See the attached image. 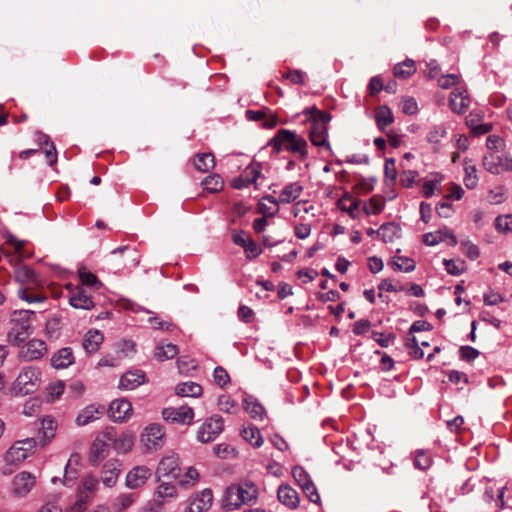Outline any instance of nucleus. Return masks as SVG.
Wrapping results in <instances>:
<instances>
[{
    "label": "nucleus",
    "instance_id": "1",
    "mask_svg": "<svg viewBox=\"0 0 512 512\" xmlns=\"http://www.w3.org/2000/svg\"><path fill=\"white\" fill-rule=\"evenodd\" d=\"M303 192V186L299 182L287 184L275 198L272 195L264 196L258 204V211L270 217L276 215L280 204H290L297 200Z\"/></svg>",
    "mask_w": 512,
    "mask_h": 512
},
{
    "label": "nucleus",
    "instance_id": "2",
    "mask_svg": "<svg viewBox=\"0 0 512 512\" xmlns=\"http://www.w3.org/2000/svg\"><path fill=\"white\" fill-rule=\"evenodd\" d=\"M305 114L311 121L309 138L314 146L319 147L322 151H329L330 145L328 138V123L331 120L330 114L316 108H308Z\"/></svg>",
    "mask_w": 512,
    "mask_h": 512
},
{
    "label": "nucleus",
    "instance_id": "3",
    "mask_svg": "<svg viewBox=\"0 0 512 512\" xmlns=\"http://www.w3.org/2000/svg\"><path fill=\"white\" fill-rule=\"evenodd\" d=\"M273 147L277 151L285 150L298 154L302 159L306 158L307 142L296 132L287 129H281L272 139Z\"/></svg>",
    "mask_w": 512,
    "mask_h": 512
},
{
    "label": "nucleus",
    "instance_id": "4",
    "mask_svg": "<svg viewBox=\"0 0 512 512\" xmlns=\"http://www.w3.org/2000/svg\"><path fill=\"white\" fill-rule=\"evenodd\" d=\"M34 448L35 440L32 438L14 442L13 445L5 453V466L3 468V473L11 474L14 467H17L20 463L27 459L33 452Z\"/></svg>",
    "mask_w": 512,
    "mask_h": 512
},
{
    "label": "nucleus",
    "instance_id": "5",
    "mask_svg": "<svg viewBox=\"0 0 512 512\" xmlns=\"http://www.w3.org/2000/svg\"><path fill=\"white\" fill-rule=\"evenodd\" d=\"M41 384L40 369L34 366L24 367L12 384L11 390L15 395L34 393Z\"/></svg>",
    "mask_w": 512,
    "mask_h": 512
},
{
    "label": "nucleus",
    "instance_id": "6",
    "mask_svg": "<svg viewBox=\"0 0 512 512\" xmlns=\"http://www.w3.org/2000/svg\"><path fill=\"white\" fill-rule=\"evenodd\" d=\"M111 440V431H103L96 436L89 448L88 461L90 465L98 466L108 456Z\"/></svg>",
    "mask_w": 512,
    "mask_h": 512
},
{
    "label": "nucleus",
    "instance_id": "7",
    "mask_svg": "<svg viewBox=\"0 0 512 512\" xmlns=\"http://www.w3.org/2000/svg\"><path fill=\"white\" fill-rule=\"evenodd\" d=\"M224 429L223 418L219 415H213L199 427L197 440L201 443L214 441Z\"/></svg>",
    "mask_w": 512,
    "mask_h": 512
},
{
    "label": "nucleus",
    "instance_id": "8",
    "mask_svg": "<svg viewBox=\"0 0 512 512\" xmlns=\"http://www.w3.org/2000/svg\"><path fill=\"white\" fill-rule=\"evenodd\" d=\"M483 167L491 174L499 175L505 172H512V157L489 153L482 159Z\"/></svg>",
    "mask_w": 512,
    "mask_h": 512
},
{
    "label": "nucleus",
    "instance_id": "9",
    "mask_svg": "<svg viewBox=\"0 0 512 512\" xmlns=\"http://www.w3.org/2000/svg\"><path fill=\"white\" fill-rule=\"evenodd\" d=\"M33 314H34V312L30 311V310H20V311H15L13 313L14 316L19 315L21 319H25L26 321L21 324H15L8 332L7 338H8V342L11 345L19 346L21 343H23L28 338L29 324L27 323V321L29 320L30 316Z\"/></svg>",
    "mask_w": 512,
    "mask_h": 512
},
{
    "label": "nucleus",
    "instance_id": "10",
    "mask_svg": "<svg viewBox=\"0 0 512 512\" xmlns=\"http://www.w3.org/2000/svg\"><path fill=\"white\" fill-rule=\"evenodd\" d=\"M165 432L160 424H150L145 427L140 436V442L146 450H154L163 446Z\"/></svg>",
    "mask_w": 512,
    "mask_h": 512
},
{
    "label": "nucleus",
    "instance_id": "11",
    "mask_svg": "<svg viewBox=\"0 0 512 512\" xmlns=\"http://www.w3.org/2000/svg\"><path fill=\"white\" fill-rule=\"evenodd\" d=\"M180 473V459L177 454H168L159 461L156 470L158 480H161L162 478L177 479L180 476Z\"/></svg>",
    "mask_w": 512,
    "mask_h": 512
},
{
    "label": "nucleus",
    "instance_id": "12",
    "mask_svg": "<svg viewBox=\"0 0 512 512\" xmlns=\"http://www.w3.org/2000/svg\"><path fill=\"white\" fill-rule=\"evenodd\" d=\"M36 478L27 471L19 472L14 476L11 483V493L14 497L23 498L34 488Z\"/></svg>",
    "mask_w": 512,
    "mask_h": 512
},
{
    "label": "nucleus",
    "instance_id": "13",
    "mask_svg": "<svg viewBox=\"0 0 512 512\" xmlns=\"http://www.w3.org/2000/svg\"><path fill=\"white\" fill-rule=\"evenodd\" d=\"M162 417L172 423L190 425L194 419V412L189 406L168 407L162 410Z\"/></svg>",
    "mask_w": 512,
    "mask_h": 512
},
{
    "label": "nucleus",
    "instance_id": "14",
    "mask_svg": "<svg viewBox=\"0 0 512 512\" xmlns=\"http://www.w3.org/2000/svg\"><path fill=\"white\" fill-rule=\"evenodd\" d=\"M152 476V470L146 465H138L128 471L125 478V486L129 489L143 487Z\"/></svg>",
    "mask_w": 512,
    "mask_h": 512
},
{
    "label": "nucleus",
    "instance_id": "15",
    "mask_svg": "<svg viewBox=\"0 0 512 512\" xmlns=\"http://www.w3.org/2000/svg\"><path fill=\"white\" fill-rule=\"evenodd\" d=\"M46 352L47 346L43 340L32 339L21 347L19 356L25 361H32L43 357Z\"/></svg>",
    "mask_w": 512,
    "mask_h": 512
},
{
    "label": "nucleus",
    "instance_id": "16",
    "mask_svg": "<svg viewBox=\"0 0 512 512\" xmlns=\"http://www.w3.org/2000/svg\"><path fill=\"white\" fill-rule=\"evenodd\" d=\"M132 404L125 398L113 400L108 409L109 416L115 422H123L132 415Z\"/></svg>",
    "mask_w": 512,
    "mask_h": 512
},
{
    "label": "nucleus",
    "instance_id": "17",
    "mask_svg": "<svg viewBox=\"0 0 512 512\" xmlns=\"http://www.w3.org/2000/svg\"><path fill=\"white\" fill-rule=\"evenodd\" d=\"M99 482V479L95 475H85L77 487V496L90 502L98 492Z\"/></svg>",
    "mask_w": 512,
    "mask_h": 512
},
{
    "label": "nucleus",
    "instance_id": "18",
    "mask_svg": "<svg viewBox=\"0 0 512 512\" xmlns=\"http://www.w3.org/2000/svg\"><path fill=\"white\" fill-rule=\"evenodd\" d=\"M121 464L116 459H110L106 461L101 469V482L108 488H112L116 485L120 474Z\"/></svg>",
    "mask_w": 512,
    "mask_h": 512
},
{
    "label": "nucleus",
    "instance_id": "19",
    "mask_svg": "<svg viewBox=\"0 0 512 512\" xmlns=\"http://www.w3.org/2000/svg\"><path fill=\"white\" fill-rule=\"evenodd\" d=\"M212 499V492L209 489H204L190 499L185 512H206L212 505Z\"/></svg>",
    "mask_w": 512,
    "mask_h": 512
},
{
    "label": "nucleus",
    "instance_id": "20",
    "mask_svg": "<svg viewBox=\"0 0 512 512\" xmlns=\"http://www.w3.org/2000/svg\"><path fill=\"white\" fill-rule=\"evenodd\" d=\"M14 277L21 288H35L39 284L38 277L33 269L28 266L21 265L14 271Z\"/></svg>",
    "mask_w": 512,
    "mask_h": 512
},
{
    "label": "nucleus",
    "instance_id": "21",
    "mask_svg": "<svg viewBox=\"0 0 512 512\" xmlns=\"http://www.w3.org/2000/svg\"><path fill=\"white\" fill-rule=\"evenodd\" d=\"M146 381V375L141 370L128 371L124 373L119 381V388L123 390H133Z\"/></svg>",
    "mask_w": 512,
    "mask_h": 512
},
{
    "label": "nucleus",
    "instance_id": "22",
    "mask_svg": "<svg viewBox=\"0 0 512 512\" xmlns=\"http://www.w3.org/2000/svg\"><path fill=\"white\" fill-rule=\"evenodd\" d=\"M75 361L74 354L69 347H64L55 352L51 359L50 363L55 369H65L72 365Z\"/></svg>",
    "mask_w": 512,
    "mask_h": 512
},
{
    "label": "nucleus",
    "instance_id": "23",
    "mask_svg": "<svg viewBox=\"0 0 512 512\" xmlns=\"http://www.w3.org/2000/svg\"><path fill=\"white\" fill-rule=\"evenodd\" d=\"M279 501L290 509H295L299 505L298 492L287 484H282L277 490Z\"/></svg>",
    "mask_w": 512,
    "mask_h": 512
},
{
    "label": "nucleus",
    "instance_id": "24",
    "mask_svg": "<svg viewBox=\"0 0 512 512\" xmlns=\"http://www.w3.org/2000/svg\"><path fill=\"white\" fill-rule=\"evenodd\" d=\"M134 434L131 432H122L118 436L112 434L113 449L119 454H126L130 452L134 445Z\"/></svg>",
    "mask_w": 512,
    "mask_h": 512
},
{
    "label": "nucleus",
    "instance_id": "25",
    "mask_svg": "<svg viewBox=\"0 0 512 512\" xmlns=\"http://www.w3.org/2000/svg\"><path fill=\"white\" fill-rule=\"evenodd\" d=\"M449 102L451 109L455 113L463 114L470 104V99L468 97L466 90L462 88H456L451 93Z\"/></svg>",
    "mask_w": 512,
    "mask_h": 512
},
{
    "label": "nucleus",
    "instance_id": "26",
    "mask_svg": "<svg viewBox=\"0 0 512 512\" xmlns=\"http://www.w3.org/2000/svg\"><path fill=\"white\" fill-rule=\"evenodd\" d=\"M81 465V456L78 453H72L67 461L64 471L63 484L71 485L78 477L79 467Z\"/></svg>",
    "mask_w": 512,
    "mask_h": 512
},
{
    "label": "nucleus",
    "instance_id": "27",
    "mask_svg": "<svg viewBox=\"0 0 512 512\" xmlns=\"http://www.w3.org/2000/svg\"><path fill=\"white\" fill-rule=\"evenodd\" d=\"M103 411L104 407L102 406H96L94 404L88 405L79 412L75 422L78 426H85L97 420Z\"/></svg>",
    "mask_w": 512,
    "mask_h": 512
},
{
    "label": "nucleus",
    "instance_id": "28",
    "mask_svg": "<svg viewBox=\"0 0 512 512\" xmlns=\"http://www.w3.org/2000/svg\"><path fill=\"white\" fill-rule=\"evenodd\" d=\"M69 303L76 309L91 310L94 307V302L90 295L87 294L83 288H77L76 291L69 297Z\"/></svg>",
    "mask_w": 512,
    "mask_h": 512
},
{
    "label": "nucleus",
    "instance_id": "29",
    "mask_svg": "<svg viewBox=\"0 0 512 512\" xmlns=\"http://www.w3.org/2000/svg\"><path fill=\"white\" fill-rule=\"evenodd\" d=\"M241 495L237 484L229 486L225 491L223 506L228 510L239 508L241 505L245 504Z\"/></svg>",
    "mask_w": 512,
    "mask_h": 512
},
{
    "label": "nucleus",
    "instance_id": "30",
    "mask_svg": "<svg viewBox=\"0 0 512 512\" xmlns=\"http://www.w3.org/2000/svg\"><path fill=\"white\" fill-rule=\"evenodd\" d=\"M103 335L99 330H89L83 339L82 346L88 354L96 353L103 343Z\"/></svg>",
    "mask_w": 512,
    "mask_h": 512
},
{
    "label": "nucleus",
    "instance_id": "31",
    "mask_svg": "<svg viewBox=\"0 0 512 512\" xmlns=\"http://www.w3.org/2000/svg\"><path fill=\"white\" fill-rule=\"evenodd\" d=\"M375 121L377 127L382 132H386L387 128L394 122V115L392 110L386 105L379 106L375 110Z\"/></svg>",
    "mask_w": 512,
    "mask_h": 512
},
{
    "label": "nucleus",
    "instance_id": "32",
    "mask_svg": "<svg viewBox=\"0 0 512 512\" xmlns=\"http://www.w3.org/2000/svg\"><path fill=\"white\" fill-rule=\"evenodd\" d=\"M202 392V386L193 381L179 383L175 387V393L182 397H199Z\"/></svg>",
    "mask_w": 512,
    "mask_h": 512
},
{
    "label": "nucleus",
    "instance_id": "33",
    "mask_svg": "<svg viewBox=\"0 0 512 512\" xmlns=\"http://www.w3.org/2000/svg\"><path fill=\"white\" fill-rule=\"evenodd\" d=\"M136 498L137 496L134 493H120L112 502V510L114 512H124L135 503Z\"/></svg>",
    "mask_w": 512,
    "mask_h": 512
},
{
    "label": "nucleus",
    "instance_id": "34",
    "mask_svg": "<svg viewBox=\"0 0 512 512\" xmlns=\"http://www.w3.org/2000/svg\"><path fill=\"white\" fill-rule=\"evenodd\" d=\"M159 481L160 483L155 489V495L158 499L165 502L168 499H174L178 496L176 485L164 480Z\"/></svg>",
    "mask_w": 512,
    "mask_h": 512
},
{
    "label": "nucleus",
    "instance_id": "35",
    "mask_svg": "<svg viewBox=\"0 0 512 512\" xmlns=\"http://www.w3.org/2000/svg\"><path fill=\"white\" fill-rule=\"evenodd\" d=\"M244 409L253 419L256 420H262L265 416L264 407L251 396L244 399Z\"/></svg>",
    "mask_w": 512,
    "mask_h": 512
},
{
    "label": "nucleus",
    "instance_id": "36",
    "mask_svg": "<svg viewBox=\"0 0 512 512\" xmlns=\"http://www.w3.org/2000/svg\"><path fill=\"white\" fill-rule=\"evenodd\" d=\"M57 429V422L54 418L46 416L41 419L40 431L44 440L43 444L50 442L54 437Z\"/></svg>",
    "mask_w": 512,
    "mask_h": 512
},
{
    "label": "nucleus",
    "instance_id": "37",
    "mask_svg": "<svg viewBox=\"0 0 512 512\" xmlns=\"http://www.w3.org/2000/svg\"><path fill=\"white\" fill-rule=\"evenodd\" d=\"M178 352V347L172 343L159 344L155 348L154 356L159 361H165L174 358Z\"/></svg>",
    "mask_w": 512,
    "mask_h": 512
},
{
    "label": "nucleus",
    "instance_id": "38",
    "mask_svg": "<svg viewBox=\"0 0 512 512\" xmlns=\"http://www.w3.org/2000/svg\"><path fill=\"white\" fill-rule=\"evenodd\" d=\"M416 72L415 62L411 59L395 65L393 69L394 76L400 79H407Z\"/></svg>",
    "mask_w": 512,
    "mask_h": 512
},
{
    "label": "nucleus",
    "instance_id": "39",
    "mask_svg": "<svg viewBox=\"0 0 512 512\" xmlns=\"http://www.w3.org/2000/svg\"><path fill=\"white\" fill-rule=\"evenodd\" d=\"M237 486L245 504L257 499L258 488L253 482L245 481L237 484Z\"/></svg>",
    "mask_w": 512,
    "mask_h": 512
},
{
    "label": "nucleus",
    "instance_id": "40",
    "mask_svg": "<svg viewBox=\"0 0 512 512\" xmlns=\"http://www.w3.org/2000/svg\"><path fill=\"white\" fill-rule=\"evenodd\" d=\"M242 437L252 446L258 448L263 444V437L260 430L255 426H249L242 430Z\"/></svg>",
    "mask_w": 512,
    "mask_h": 512
},
{
    "label": "nucleus",
    "instance_id": "41",
    "mask_svg": "<svg viewBox=\"0 0 512 512\" xmlns=\"http://www.w3.org/2000/svg\"><path fill=\"white\" fill-rule=\"evenodd\" d=\"M195 168L200 172H208L215 166L214 156L212 153H200L196 156L194 162Z\"/></svg>",
    "mask_w": 512,
    "mask_h": 512
},
{
    "label": "nucleus",
    "instance_id": "42",
    "mask_svg": "<svg viewBox=\"0 0 512 512\" xmlns=\"http://www.w3.org/2000/svg\"><path fill=\"white\" fill-rule=\"evenodd\" d=\"M376 183V177L373 175H368L364 177L362 175H357L354 173V189H359L361 192L367 193L374 188Z\"/></svg>",
    "mask_w": 512,
    "mask_h": 512
},
{
    "label": "nucleus",
    "instance_id": "43",
    "mask_svg": "<svg viewBox=\"0 0 512 512\" xmlns=\"http://www.w3.org/2000/svg\"><path fill=\"white\" fill-rule=\"evenodd\" d=\"M78 274H79L80 281L83 285L93 288L95 290L100 289V287L102 286V283L96 277V275H94L90 271L86 270L85 268H80L78 270Z\"/></svg>",
    "mask_w": 512,
    "mask_h": 512
},
{
    "label": "nucleus",
    "instance_id": "44",
    "mask_svg": "<svg viewBox=\"0 0 512 512\" xmlns=\"http://www.w3.org/2000/svg\"><path fill=\"white\" fill-rule=\"evenodd\" d=\"M389 264L397 271L410 272L415 269L414 260L407 257L395 256Z\"/></svg>",
    "mask_w": 512,
    "mask_h": 512
},
{
    "label": "nucleus",
    "instance_id": "45",
    "mask_svg": "<svg viewBox=\"0 0 512 512\" xmlns=\"http://www.w3.org/2000/svg\"><path fill=\"white\" fill-rule=\"evenodd\" d=\"M202 185L205 190L209 192H219L224 186L222 178L218 174L207 176L203 181Z\"/></svg>",
    "mask_w": 512,
    "mask_h": 512
},
{
    "label": "nucleus",
    "instance_id": "46",
    "mask_svg": "<svg viewBox=\"0 0 512 512\" xmlns=\"http://www.w3.org/2000/svg\"><path fill=\"white\" fill-rule=\"evenodd\" d=\"M199 480V473L194 467H189L184 476L179 480L180 487L185 489L193 487Z\"/></svg>",
    "mask_w": 512,
    "mask_h": 512
},
{
    "label": "nucleus",
    "instance_id": "47",
    "mask_svg": "<svg viewBox=\"0 0 512 512\" xmlns=\"http://www.w3.org/2000/svg\"><path fill=\"white\" fill-rule=\"evenodd\" d=\"M33 289L34 288H19L17 292L18 297L21 300L26 301L28 303L43 302L46 299V297L42 296L41 294L34 293Z\"/></svg>",
    "mask_w": 512,
    "mask_h": 512
},
{
    "label": "nucleus",
    "instance_id": "48",
    "mask_svg": "<svg viewBox=\"0 0 512 512\" xmlns=\"http://www.w3.org/2000/svg\"><path fill=\"white\" fill-rule=\"evenodd\" d=\"M465 177L464 184L468 189H474L478 183V177L476 175V167L474 165H469L465 162Z\"/></svg>",
    "mask_w": 512,
    "mask_h": 512
},
{
    "label": "nucleus",
    "instance_id": "49",
    "mask_svg": "<svg viewBox=\"0 0 512 512\" xmlns=\"http://www.w3.org/2000/svg\"><path fill=\"white\" fill-rule=\"evenodd\" d=\"M218 408L225 413H235L237 410L236 402L229 395H221L218 398Z\"/></svg>",
    "mask_w": 512,
    "mask_h": 512
},
{
    "label": "nucleus",
    "instance_id": "50",
    "mask_svg": "<svg viewBox=\"0 0 512 512\" xmlns=\"http://www.w3.org/2000/svg\"><path fill=\"white\" fill-rule=\"evenodd\" d=\"M384 207V202L381 198L372 197L370 200L365 203L364 211L367 215H376L382 211Z\"/></svg>",
    "mask_w": 512,
    "mask_h": 512
},
{
    "label": "nucleus",
    "instance_id": "51",
    "mask_svg": "<svg viewBox=\"0 0 512 512\" xmlns=\"http://www.w3.org/2000/svg\"><path fill=\"white\" fill-rule=\"evenodd\" d=\"M65 385L62 381H56L49 384L46 388L48 401H55L64 392Z\"/></svg>",
    "mask_w": 512,
    "mask_h": 512
},
{
    "label": "nucleus",
    "instance_id": "52",
    "mask_svg": "<svg viewBox=\"0 0 512 512\" xmlns=\"http://www.w3.org/2000/svg\"><path fill=\"white\" fill-rule=\"evenodd\" d=\"M446 271L451 275H460L465 269V263L462 260L444 259Z\"/></svg>",
    "mask_w": 512,
    "mask_h": 512
},
{
    "label": "nucleus",
    "instance_id": "53",
    "mask_svg": "<svg viewBox=\"0 0 512 512\" xmlns=\"http://www.w3.org/2000/svg\"><path fill=\"white\" fill-rule=\"evenodd\" d=\"M213 380L216 385L223 388L230 383V376L223 367L218 366L214 369Z\"/></svg>",
    "mask_w": 512,
    "mask_h": 512
},
{
    "label": "nucleus",
    "instance_id": "54",
    "mask_svg": "<svg viewBox=\"0 0 512 512\" xmlns=\"http://www.w3.org/2000/svg\"><path fill=\"white\" fill-rule=\"evenodd\" d=\"M400 107L402 112L406 115H415L418 112V104L413 97H403Z\"/></svg>",
    "mask_w": 512,
    "mask_h": 512
},
{
    "label": "nucleus",
    "instance_id": "55",
    "mask_svg": "<svg viewBox=\"0 0 512 512\" xmlns=\"http://www.w3.org/2000/svg\"><path fill=\"white\" fill-rule=\"evenodd\" d=\"M406 346L409 349V354L414 357L415 359H421L424 357V352L419 345V341L416 339V337L408 338L406 341Z\"/></svg>",
    "mask_w": 512,
    "mask_h": 512
},
{
    "label": "nucleus",
    "instance_id": "56",
    "mask_svg": "<svg viewBox=\"0 0 512 512\" xmlns=\"http://www.w3.org/2000/svg\"><path fill=\"white\" fill-rule=\"evenodd\" d=\"M88 504V501L76 495V499L62 510V512H85Z\"/></svg>",
    "mask_w": 512,
    "mask_h": 512
},
{
    "label": "nucleus",
    "instance_id": "57",
    "mask_svg": "<svg viewBox=\"0 0 512 512\" xmlns=\"http://www.w3.org/2000/svg\"><path fill=\"white\" fill-rule=\"evenodd\" d=\"M495 226L500 232H512V216H498L495 220Z\"/></svg>",
    "mask_w": 512,
    "mask_h": 512
},
{
    "label": "nucleus",
    "instance_id": "58",
    "mask_svg": "<svg viewBox=\"0 0 512 512\" xmlns=\"http://www.w3.org/2000/svg\"><path fill=\"white\" fill-rule=\"evenodd\" d=\"M446 136V129L443 126H435L427 135V141L433 144L439 143Z\"/></svg>",
    "mask_w": 512,
    "mask_h": 512
},
{
    "label": "nucleus",
    "instance_id": "59",
    "mask_svg": "<svg viewBox=\"0 0 512 512\" xmlns=\"http://www.w3.org/2000/svg\"><path fill=\"white\" fill-rule=\"evenodd\" d=\"M415 466L421 470H425L430 467L432 459L430 455L424 451H418L415 456Z\"/></svg>",
    "mask_w": 512,
    "mask_h": 512
},
{
    "label": "nucleus",
    "instance_id": "60",
    "mask_svg": "<svg viewBox=\"0 0 512 512\" xmlns=\"http://www.w3.org/2000/svg\"><path fill=\"white\" fill-rule=\"evenodd\" d=\"M292 474L294 479L301 488L311 481L308 473L302 467H294L292 470Z\"/></svg>",
    "mask_w": 512,
    "mask_h": 512
},
{
    "label": "nucleus",
    "instance_id": "61",
    "mask_svg": "<svg viewBox=\"0 0 512 512\" xmlns=\"http://www.w3.org/2000/svg\"><path fill=\"white\" fill-rule=\"evenodd\" d=\"M444 241L442 230L429 232L423 235V242L427 246H434Z\"/></svg>",
    "mask_w": 512,
    "mask_h": 512
},
{
    "label": "nucleus",
    "instance_id": "62",
    "mask_svg": "<svg viewBox=\"0 0 512 512\" xmlns=\"http://www.w3.org/2000/svg\"><path fill=\"white\" fill-rule=\"evenodd\" d=\"M261 174V169L259 164H251L247 166L243 172L245 178H247L251 183H256L257 179Z\"/></svg>",
    "mask_w": 512,
    "mask_h": 512
},
{
    "label": "nucleus",
    "instance_id": "63",
    "mask_svg": "<svg viewBox=\"0 0 512 512\" xmlns=\"http://www.w3.org/2000/svg\"><path fill=\"white\" fill-rule=\"evenodd\" d=\"M337 207L340 210L347 212L349 216H352V197L348 192H345L337 201Z\"/></svg>",
    "mask_w": 512,
    "mask_h": 512
},
{
    "label": "nucleus",
    "instance_id": "64",
    "mask_svg": "<svg viewBox=\"0 0 512 512\" xmlns=\"http://www.w3.org/2000/svg\"><path fill=\"white\" fill-rule=\"evenodd\" d=\"M164 501L158 498L148 501L143 507V512H162Z\"/></svg>",
    "mask_w": 512,
    "mask_h": 512
}]
</instances>
